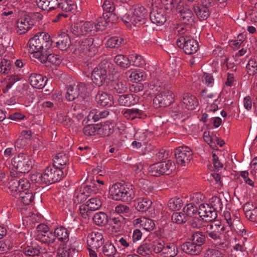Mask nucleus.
<instances>
[{
	"mask_svg": "<svg viewBox=\"0 0 257 257\" xmlns=\"http://www.w3.org/2000/svg\"><path fill=\"white\" fill-rule=\"evenodd\" d=\"M52 44V41L48 33H39L29 40V52L33 53L41 51H46L51 48Z\"/></svg>",
	"mask_w": 257,
	"mask_h": 257,
	"instance_id": "f257e3e1",
	"label": "nucleus"
},
{
	"mask_svg": "<svg viewBox=\"0 0 257 257\" xmlns=\"http://www.w3.org/2000/svg\"><path fill=\"white\" fill-rule=\"evenodd\" d=\"M112 198L115 200L130 201L135 197V191L132 186L116 183L110 189Z\"/></svg>",
	"mask_w": 257,
	"mask_h": 257,
	"instance_id": "f03ea898",
	"label": "nucleus"
},
{
	"mask_svg": "<svg viewBox=\"0 0 257 257\" xmlns=\"http://www.w3.org/2000/svg\"><path fill=\"white\" fill-rule=\"evenodd\" d=\"M109 65L107 61H102L92 72V80L98 87L102 86L105 81L107 73L109 71Z\"/></svg>",
	"mask_w": 257,
	"mask_h": 257,
	"instance_id": "7ed1b4c3",
	"label": "nucleus"
},
{
	"mask_svg": "<svg viewBox=\"0 0 257 257\" xmlns=\"http://www.w3.org/2000/svg\"><path fill=\"white\" fill-rule=\"evenodd\" d=\"M176 169L175 163L171 160L158 162L151 165L149 172L153 176L169 175Z\"/></svg>",
	"mask_w": 257,
	"mask_h": 257,
	"instance_id": "20e7f679",
	"label": "nucleus"
},
{
	"mask_svg": "<svg viewBox=\"0 0 257 257\" xmlns=\"http://www.w3.org/2000/svg\"><path fill=\"white\" fill-rule=\"evenodd\" d=\"M12 164L17 171L26 173L29 172L32 168L33 163L30 157L26 154L21 153L14 157Z\"/></svg>",
	"mask_w": 257,
	"mask_h": 257,
	"instance_id": "39448f33",
	"label": "nucleus"
},
{
	"mask_svg": "<svg viewBox=\"0 0 257 257\" xmlns=\"http://www.w3.org/2000/svg\"><path fill=\"white\" fill-rule=\"evenodd\" d=\"M177 45L182 48L184 52L188 55L195 53L198 49V42L194 39L189 37L182 36L179 38L176 41Z\"/></svg>",
	"mask_w": 257,
	"mask_h": 257,
	"instance_id": "423d86ee",
	"label": "nucleus"
},
{
	"mask_svg": "<svg viewBox=\"0 0 257 257\" xmlns=\"http://www.w3.org/2000/svg\"><path fill=\"white\" fill-rule=\"evenodd\" d=\"M62 168H58L57 167H47L44 171L45 184H52L60 181L63 177L64 172Z\"/></svg>",
	"mask_w": 257,
	"mask_h": 257,
	"instance_id": "0eeeda50",
	"label": "nucleus"
},
{
	"mask_svg": "<svg viewBox=\"0 0 257 257\" xmlns=\"http://www.w3.org/2000/svg\"><path fill=\"white\" fill-rule=\"evenodd\" d=\"M92 22H85L74 24L71 27V32L76 36H84L87 34H95Z\"/></svg>",
	"mask_w": 257,
	"mask_h": 257,
	"instance_id": "6e6552de",
	"label": "nucleus"
},
{
	"mask_svg": "<svg viewBox=\"0 0 257 257\" xmlns=\"http://www.w3.org/2000/svg\"><path fill=\"white\" fill-rule=\"evenodd\" d=\"M173 100L172 91L163 89L157 94L153 99V105L155 107H165L169 105Z\"/></svg>",
	"mask_w": 257,
	"mask_h": 257,
	"instance_id": "1a4fd4ad",
	"label": "nucleus"
},
{
	"mask_svg": "<svg viewBox=\"0 0 257 257\" xmlns=\"http://www.w3.org/2000/svg\"><path fill=\"white\" fill-rule=\"evenodd\" d=\"M224 231L221 228H214L213 230L207 231L206 236L216 247L224 248L226 246L223 235Z\"/></svg>",
	"mask_w": 257,
	"mask_h": 257,
	"instance_id": "9d476101",
	"label": "nucleus"
},
{
	"mask_svg": "<svg viewBox=\"0 0 257 257\" xmlns=\"http://www.w3.org/2000/svg\"><path fill=\"white\" fill-rule=\"evenodd\" d=\"M101 205V201L97 198L89 199L85 204H83L79 206L81 216L83 218H86L89 216L91 212L99 209Z\"/></svg>",
	"mask_w": 257,
	"mask_h": 257,
	"instance_id": "9b49d317",
	"label": "nucleus"
},
{
	"mask_svg": "<svg viewBox=\"0 0 257 257\" xmlns=\"http://www.w3.org/2000/svg\"><path fill=\"white\" fill-rule=\"evenodd\" d=\"M192 151L188 147H179L175 152L176 161L182 166L188 164L192 159Z\"/></svg>",
	"mask_w": 257,
	"mask_h": 257,
	"instance_id": "f8f14e48",
	"label": "nucleus"
},
{
	"mask_svg": "<svg viewBox=\"0 0 257 257\" xmlns=\"http://www.w3.org/2000/svg\"><path fill=\"white\" fill-rule=\"evenodd\" d=\"M176 10L180 14V19L183 23L191 25L194 22V15L187 6L184 7L181 1L177 3Z\"/></svg>",
	"mask_w": 257,
	"mask_h": 257,
	"instance_id": "ddd939ff",
	"label": "nucleus"
},
{
	"mask_svg": "<svg viewBox=\"0 0 257 257\" xmlns=\"http://www.w3.org/2000/svg\"><path fill=\"white\" fill-rule=\"evenodd\" d=\"M217 212L209 204L204 203L199 205L198 210L200 217L206 222L215 220L217 216Z\"/></svg>",
	"mask_w": 257,
	"mask_h": 257,
	"instance_id": "4468645a",
	"label": "nucleus"
},
{
	"mask_svg": "<svg viewBox=\"0 0 257 257\" xmlns=\"http://www.w3.org/2000/svg\"><path fill=\"white\" fill-rule=\"evenodd\" d=\"M150 18L153 23L158 26L163 25L167 20L165 10L162 7L153 6L150 14Z\"/></svg>",
	"mask_w": 257,
	"mask_h": 257,
	"instance_id": "2eb2a0df",
	"label": "nucleus"
},
{
	"mask_svg": "<svg viewBox=\"0 0 257 257\" xmlns=\"http://www.w3.org/2000/svg\"><path fill=\"white\" fill-rule=\"evenodd\" d=\"M85 88V84L80 83L77 85H69L67 87V91L66 98L69 101H73L78 98L80 93H82Z\"/></svg>",
	"mask_w": 257,
	"mask_h": 257,
	"instance_id": "dca6fc26",
	"label": "nucleus"
},
{
	"mask_svg": "<svg viewBox=\"0 0 257 257\" xmlns=\"http://www.w3.org/2000/svg\"><path fill=\"white\" fill-rule=\"evenodd\" d=\"M33 25V21L30 17L21 18L17 22V32L20 35L25 34Z\"/></svg>",
	"mask_w": 257,
	"mask_h": 257,
	"instance_id": "f3484780",
	"label": "nucleus"
},
{
	"mask_svg": "<svg viewBox=\"0 0 257 257\" xmlns=\"http://www.w3.org/2000/svg\"><path fill=\"white\" fill-rule=\"evenodd\" d=\"M94 48V39L88 38L79 41L76 46V50L78 51L79 53H86L87 52H90L92 50L94 51L93 50Z\"/></svg>",
	"mask_w": 257,
	"mask_h": 257,
	"instance_id": "a211bd4d",
	"label": "nucleus"
},
{
	"mask_svg": "<svg viewBox=\"0 0 257 257\" xmlns=\"http://www.w3.org/2000/svg\"><path fill=\"white\" fill-rule=\"evenodd\" d=\"M104 239L101 233L99 232H92L88 237V245L93 249H98L103 243Z\"/></svg>",
	"mask_w": 257,
	"mask_h": 257,
	"instance_id": "6ab92c4d",
	"label": "nucleus"
},
{
	"mask_svg": "<svg viewBox=\"0 0 257 257\" xmlns=\"http://www.w3.org/2000/svg\"><path fill=\"white\" fill-rule=\"evenodd\" d=\"M181 249L185 253L193 255H199L202 250L203 247L198 246L197 244L191 241L183 243L181 245Z\"/></svg>",
	"mask_w": 257,
	"mask_h": 257,
	"instance_id": "aec40b11",
	"label": "nucleus"
},
{
	"mask_svg": "<svg viewBox=\"0 0 257 257\" xmlns=\"http://www.w3.org/2000/svg\"><path fill=\"white\" fill-rule=\"evenodd\" d=\"M117 100L120 105L130 106L137 104L139 101V97L135 94H123L118 95Z\"/></svg>",
	"mask_w": 257,
	"mask_h": 257,
	"instance_id": "412c9836",
	"label": "nucleus"
},
{
	"mask_svg": "<svg viewBox=\"0 0 257 257\" xmlns=\"http://www.w3.org/2000/svg\"><path fill=\"white\" fill-rule=\"evenodd\" d=\"M29 81L33 87L41 89L45 86L47 78L40 74L32 73L29 77Z\"/></svg>",
	"mask_w": 257,
	"mask_h": 257,
	"instance_id": "4be33fe9",
	"label": "nucleus"
},
{
	"mask_svg": "<svg viewBox=\"0 0 257 257\" xmlns=\"http://www.w3.org/2000/svg\"><path fill=\"white\" fill-rule=\"evenodd\" d=\"M109 85L113 94L123 93L126 91V83L125 80L120 79L112 80Z\"/></svg>",
	"mask_w": 257,
	"mask_h": 257,
	"instance_id": "5701e85b",
	"label": "nucleus"
},
{
	"mask_svg": "<svg viewBox=\"0 0 257 257\" xmlns=\"http://www.w3.org/2000/svg\"><path fill=\"white\" fill-rule=\"evenodd\" d=\"M122 21L128 27H131L132 26H139V21L137 20L135 15H134V12L131 10L123 12L121 15Z\"/></svg>",
	"mask_w": 257,
	"mask_h": 257,
	"instance_id": "b1692460",
	"label": "nucleus"
},
{
	"mask_svg": "<svg viewBox=\"0 0 257 257\" xmlns=\"http://www.w3.org/2000/svg\"><path fill=\"white\" fill-rule=\"evenodd\" d=\"M15 197L26 205L30 204L34 200V195L30 190L16 193Z\"/></svg>",
	"mask_w": 257,
	"mask_h": 257,
	"instance_id": "393cba45",
	"label": "nucleus"
},
{
	"mask_svg": "<svg viewBox=\"0 0 257 257\" xmlns=\"http://www.w3.org/2000/svg\"><path fill=\"white\" fill-rule=\"evenodd\" d=\"M71 40L69 35L62 33L59 35L56 42L57 47L61 50H66L70 46Z\"/></svg>",
	"mask_w": 257,
	"mask_h": 257,
	"instance_id": "a878e982",
	"label": "nucleus"
},
{
	"mask_svg": "<svg viewBox=\"0 0 257 257\" xmlns=\"http://www.w3.org/2000/svg\"><path fill=\"white\" fill-rule=\"evenodd\" d=\"M182 101L185 105L186 108L188 110H193L198 105V101L195 96L190 93L183 94Z\"/></svg>",
	"mask_w": 257,
	"mask_h": 257,
	"instance_id": "bb28decb",
	"label": "nucleus"
},
{
	"mask_svg": "<svg viewBox=\"0 0 257 257\" xmlns=\"http://www.w3.org/2000/svg\"><path fill=\"white\" fill-rule=\"evenodd\" d=\"M133 12L137 20L140 21L139 23L141 25L145 24L148 15V11L146 8L142 6L137 5Z\"/></svg>",
	"mask_w": 257,
	"mask_h": 257,
	"instance_id": "cd10ccee",
	"label": "nucleus"
},
{
	"mask_svg": "<svg viewBox=\"0 0 257 257\" xmlns=\"http://www.w3.org/2000/svg\"><path fill=\"white\" fill-rule=\"evenodd\" d=\"M96 100L101 106H111L112 96L106 92L99 91L96 96Z\"/></svg>",
	"mask_w": 257,
	"mask_h": 257,
	"instance_id": "c85d7f7f",
	"label": "nucleus"
},
{
	"mask_svg": "<svg viewBox=\"0 0 257 257\" xmlns=\"http://www.w3.org/2000/svg\"><path fill=\"white\" fill-rule=\"evenodd\" d=\"M194 11L201 21L206 20L210 15L209 8L202 5L194 6Z\"/></svg>",
	"mask_w": 257,
	"mask_h": 257,
	"instance_id": "c756f323",
	"label": "nucleus"
},
{
	"mask_svg": "<svg viewBox=\"0 0 257 257\" xmlns=\"http://www.w3.org/2000/svg\"><path fill=\"white\" fill-rule=\"evenodd\" d=\"M110 16H108V14L105 13L103 14V17H99L97 20L96 23L93 22V27L95 29V34L99 31H102L104 29L105 27L108 22H110Z\"/></svg>",
	"mask_w": 257,
	"mask_h": 257,
	"instance_id": "7c9ffc66",
	"label": "nucleus"
},
{
	"mask_svg": "<svg viewBox=\"0 0 257 257\" xmlns=\"http://www.w3.org/2000/svg\"><path fill=\"white\" fill-rule=\"evenodd\" d=\"M69 163V157L64 153H58L53 158V164L54 167L61 168V167L67 165Z\"/></svg>",
	"mask_w": 257,
	"mask_h": 257,
	"instance_id": "2f4dec72",
	"label": "nucleus"
},
{
	"mask_svg": "<svg viewBox=\"0 0 257 257\" xmlns=\"http://www.w3.org/2000/svg\"><path fill=\"white\" fill-rule=\"evenodd\" d=\"M152 202L147 198H139L135 204L136 208L140 212H145L151 206Z\"/></svg>",
	"mask_w": 257,
	"mask_h": 257,
	"instance_id": "473e14b6",
	"label": "nucleus"
},
{
	"mask_svg": "<svg viewBox=\"0 0 257 257\" xmlns=\"http://www.w3.org/2000/svg\"><path fill=\"white\" fill-rule=\"evenodd\" d=\"M109 114L108 110L92 109L89 112L88 117L96 122L101 118L106 117Z\"/></svg>",
	"mask_w": 257,
	"mask_h": 257,
	"instance_id": "72a5a7b5",
	"label": "nucleus"
},
{
	"mask_svg": "<svg viewBox=\"0 0 257 257\" xmlns=\"http://www.w3.org/2000/svg\"><path fill=\"white\" fill-rule=\"evenodd\" d=\"M36 238L44 243L48 244L54 243L55 240V235L52 231H46L43 234L36 235Z\"/></svg>",
	"mask_w": 257,
	"mask_h": 257,
	"instance_id": "f704fd0d",
	"label": "nucleus"
},
{
	"mask_svg": "<svg viewBox=\"0 0 257 257\" xmlns=\"http://www.w3.org/2000/svg\"><path fill=\"white\" fill-rule=\"evenodd\" d=\"M112 223L113 228L116 231H120L125 223V218L120 214H116L115 216L110 218Z\"/></svg>",
	"mask_w": 257,
	"mask_h": 257,
	"instance_id": "c9c22d12",
	"label": "nucleus"
},
{
	"mask_svg": "<svg viewBox=\"0 0 257 257\" xmlns=\"http://www.w3.org/2000/svg\"><path fill=\"white\" fill-rule=\"evenodd\" d=\"M178 252V248L174 243H170L166 246H164L162 254L164 257H175Z\"/></svg>",
	"mask_w": 257,
	"mask_h": 257,
	"instance_id": "e433bc0d",
	"label": "nucleus"
},
{
	"mask_svg": "<svg viewBox=\"0 0 257 257\" xmlns=\"http://www.w3.org/2000/svg\"><path fill=\"white\" fill-rule=\"evenodd\" d=\"M93 220L97 225L105 226L108 223V217L104 212H99L94 214Z\"/></svg>",
	"mask_w": 257,
	"mask_h": 257,
	"instance_id": "4c0bfd02",
	"label": "nucleus"
},
{
	"mask_svg": "<svg viewBox=\"0 0 257 257\" xmlns=\"http://www.w3.org/2000/svg\"><path fill=\"white\" fill-rule=\"evenodd\" d=\"M191 240L198 246L202 247L205 243L206 236L202 232L196 231L192 234Z\"/></svg>",
	"mask_w": 257,
	"mask_h": 257,
	"instance_id": "58836bf2",
	"label": "nucleus"
},
{
	"mask_svg": "<svg viewBox=\"0 0 257 257\" xmlns=\"http://www.w3.org/2000/svg\"><path fill=\"white\" fill-rule=\"evenodd\" d=\"M8 189L11 194L15 197L16 193L20 192L22 190L20 189V184L18 178L12 179L8 184Z\"/></svg>",
	"mask_w": 257,
	"mask_h": 257,
	"instance_id": "ea45409f",
	"label": "nucleus"
},
{
	"mask_svg": "<svg viewBox=\"0 0 257 257\" xmlns=\"http://www.w3.org/2000/svg\"><path fill=\"white\" fill-rule=\"evenodd\" d=\"M54 234L55 235V238L57 237L59 240L62 241L66 240L69 236L68 230L63 226L56 228Z\"/></svg>",
	"mask_w": 257,
	"mask_h": 257,
	"instance_id": "a19ab883",
	"label": "nucleus"
},
{
	"mask_svg": "<svg viewBox=\"0 0 257 257\" xmlns=\"http://www.w3.org/2000/svg\"><path fill=\"white\" fill-rule=\"evenodd\" d=\"M98 135L101 136H109L113 132V126L111 124H104L100 127L98 125Z\"/></svg>",
	"mask_w": 257,
	"mask_h": 257,
	"instance_id": "79ce46f5",
	"label": "nucleus"
},
{
	"mask_svg": "<svg viewBox=\"0 0 257 257\" xmlns=\"http://www.w3.org/2000/svg\"><path fill=\"white\" fill-rule=\"evenodd\" d=\"M163 90L162 87L160 86L159 82H152L149 86V89L146 91L148 95L153 96L159 94Z\"/></svg>",
	"mask_w": 257,
	"mask_h": 257,
	"instance_id": "37998d69",
	"label": "nucleus"
},
{
	"mask_svg": "<svg viewBox=\"0 0 257 257\" xmlns=\"http://www.w3.org/2000/svg\"><path fill=\"white\" fill-rule=\"evenodd\" d=\"M183 202L181 198L174 197L170 199L168 206L172 210H179L182 206Z\"/></svg>",
	"mask_w": 257,
	"mask_h": 257,
	"instance_id": "c03bdc74",
	"label": "nucleus"
},
{
	"mask_svg": "<svg viewBox=\"0 0 257 257\" xmlns=\"http://www.w3.org/2000/svg\"><path fill=\"white\" fill-rule=\"evenodd\" d=\"M153 252L152 243H145L140 245L137 249V252L143 255H149Z\"/></svg>",
	"mask_w": 257,
	"mask_h": 257,
	"instance_id": "a18cd8bd",
	"label": "nucleus"
},
{
	"mask_svg": "<svg viewBox=\"0 0 257 257\" xmlns=\"http://www.w3.org/2000/svg\"><path fill=\"white\" fill-rule=\"evenodd\" d=\"M124 40L118 37H112L110 38L106 43V46L109 48H118L123 42Z\"/></svg>",
	"mask_w": 257,
	"mask_h": 257,
	"instance_id": "49530a36",
	"label": "nucleus"
},
{
	"mask_svg": "<svg viewBox=\"0 0 257 257\" xmlns=\"http://www.w3.org/2000/svg\"><path fill=\"white\" fill-rule=\"evenodd\" d=\"M102 251L103 254L109 257H115V254L116 250L113 244L107 242L103 246Z\"/></svg>",
	"mask_w": 257,
	"mask_h": 257,
	"instance_id": "de8ad7c7",
	"label": "nucleus"
},
{
	"mask_svg": "<svg viewBox=\"0 0 257 257\" xmlns=\"http://www.w3.org/2000/svg\"><path fill=\"white\" fill-rule=\"evenodd\" d=\"M114 62L121 67L127 68L130 65L129 59L123 55H117L114 59Z\"/></svg>",
	"mask_w": 257,
	"mask_h": 257,
	"instance_id": "09e8293b",
	"label": "nucleus"
},
{
	"mask_svg": "<svg viewBox=\"0 0 257 257\" xmlns=\"http://www.w3.org/2000/svg\"><path fill=\"white\" fill-rule=\"evenodd\" d=\"M8 81L7 84L5 88L3 89L4 93H7L8 90L11 88L13 86L15 85L17 81L21 79V78L18 75H13L9 76Z\"/></svg>",
	"mask_w": 257,
	"mask_h": 257,
	"instance_id": "8fccbe9b",
	"label": "nucleus"
},
{
	"mask_svg": "<svg viewBox=\"0 0 257 257\" xmlns=\"http://www.w3.org/2000/svg\"><path fill=\"white\" fill-rule=\"evenodd\" d=\"M13 247V243L10 239L7 238L0 240V253H5L11 249Z\"/></svg>",
	"mask_w": 257,
	"mask_h": 257,
	"instance_id": "3c124183",
	"label": "nucleus"
},
{
	"mask_svg": "<svg viewBox=\"0 0 257 257\" xmlns=\"http://www.w3.org/2000/svg\"><path fill=\"white\" fill-rule=\"evenodd\" d=\"M197 207L192 203L187 204L183 208V212L188 216L192 217L197 213Z\"/></svg>",
	"mask_w": 257,
	"mask_h": 257,
	"instance_id": "603ef678",
	"label": "nucleus"
},
{
	"mask_svg": "<svg viewBox=\"0 0 257 257\" xmlns=\"http://www.w3.org/2000/svg\"><path fill=\"white\" fill-rule=\"evenodd\" d=\"M210 206L215 209L216 212L221 210L222 204L221 199L217 196H213L210 199Z\"/></svg>",
	"mask_w": 257,
	"mask_h": 257,
	"instance_id": "864d4df0",
	"label": "nucleus"
},
{
	"mask_svg": "<svg viewBox=\"0 0 257 257\" xmlns=\"http://www.w3.org/2000/svg\"><path fill=\"white\" fill-rule=\"evenodd\" d=\"M140 111L138 109H127L123 112V114L126 119L133 120L138 117L140 118L139 116L141 114Z\"/></svg>",
	"mask_w": 257,
	"mask_h": 257,
	"instance_id": "5fc2aeb1",
	"label": "nucleus"
},
{
	"mask_svg": "<svg viewBox=\"0 0 257 257\" xmlns=\"http://www.w3.org/2000/svg\"><path fill=\"white\" fill-rule=\"evenodd\" d=\"M172 220L177 224H182L186 222L187 218L183 213L175 212L172 215Z\"/></svg>",
	"mask_w": 257,
	"mask_h": 257,
	"instance_id": "6e6d98bb",
	"label": "nucleus"
},
{
	"mask_svg": "<svg viewBox=\"0 0 257 257\" xmlns=\"http://www.w3.org/2000/svg\"><path fill=\"white\" fill-rule=\"evenodd\" d=\"M98 125L89 124L83 128V133L87 136H95L98 135Z\"/></svg>",
	"mask_w": 257,
	"mask_h": 257,
	"instance_id": "4d7b16f0",
	"label": "nucleus"
},
{
	"mask_svg": "<svg viewBox=\"0 0 257 257\" xmlns=\"http://www.w3.org/2000/svg\"><path fill=\"white\" fill-rule=\"evenodd\" d=\"M12 64L10 61L3 59L0 64V71L3 74H8L11 69Z\"/></svg>",
	"mask_w": 257,
	"mask_h": 257,
	"instance_id": "13d9d810",
	"label": "nucleus"
},
{
	"mask_svg": "<svg viewBox=\"0 0 257 257\" xmlns=\"http://www.w3.org/2000/svg\"><path fill=\"white\" fill-rule=\"evenodd\" d=\"M126 74L129 75V77L135 81H141L144 79V76L142 72L139 71H128Z\"/></svg>",
	"mask_w": 257,
	"mask_h": 257,
	"instance_id": "bf43d9fd",
	"label": "nucleus"
},
{
	"mask_svg": "<svg viewBox=\"0 0 257 257\" xmlns=\"http://www.w3.org/2000/svg\"><path fill=\"white\" fill-rule=\"evenodd\" d=\"M215 135H210L209 132H205L203 134V139L212 149L216 147V143L214 141Z\"/></svg>",
	"mask_w": 257,
	"mask_h": 257,
	"instance_id": "052dcab7",
	"label": "nucleus"
},
{
	"mask_svg": "<svg viewBox=\"0 0 257 257\" xmlns=\"http://www.w3.org/2000/svg\"><path fill=\"white\" fill-rule=\"evenodd\" d=\"M247 73L249 75H254L257 73V62L254 60L250 59L246 65Z\"/></svg>",
	"mask_w": 257,
	"mask_h": 257,
	"instance_id": "680f3d73",
	"label": "nucleus"
},
{
	"mask_svg": "<svg viewBox=\"0 0 257 257\" xmlns=\"http://www.w3.org/2000/svg\"><path fill=\"white\" fill-rule=\"evenodd\" d=\"M141 226L147 231L153 230L155 227V223L152 219L144 218L141 223Z\"/></svg>",
	"mask_w": 257,
	"mask_h": 257,
	"instance_id": "e2e57ef3",
	"label": "nucleus"
},
{
	"mask_svg": "<svg viewBox=\"0 0 257 257\" xmlns=\"http://www.w3.org/2000/svg\"><path fill=\"white\" fill-rule=\"evenodd\" d=\"M23 252L28 256L38 255L40 253L39 249L30 246L25 247L23 249Z\"/></svg>",
	"mask_w": 257,
	"mask_h": 257,
	"instance_id": "0e129e2a",
	"label": "nucleus"
},
{
	"mask_svg": "<svg viewBox=\"0 0 257 257\" xmlns=\"http://www.w3.org/2000/svg\"><path fill=\"white\" fill-rule=\"evenodd\" d=\"M102 8L104 11L109 13V16L112 15L111 13L115 9L113 3L110 0H105L102 5Z\"/></svg>",
	"mask_w": 257,
	"mask_h": 257,
	"instance_id": "69168bd1",
	"label": "nucleus"
},
{
	"mask_svg": "<svg viewBox=\"0 0 257 257\" xmlns=\"http://www.w3.org/2000/svg\"><path fill=\"white\" fill-rule=\"evenodd\" d=\"M58 256V257H72L71 249L66 246L59 248Z\"/></svg>",
	"mask_w": 257,
	"mask_h": 257,
	"instance_id": "338daca9",
	"label": "nucleus"
},
{
	"mask_svg": "<svg viewBox=\"0 0 257 257\" xmlns=\"http://www.w3.org/2000/svg\"><path fill=\"white\" fill-rule=\"evenodd\" d=\"M205 257H224V254L220 251L213 248H208L206 250Z\"/></svg>",
	"mask_w": 257,
	"mask_h": 257,
	"instance_id": "774afa93",
	"label": "nucleus"
}]
</instances>
